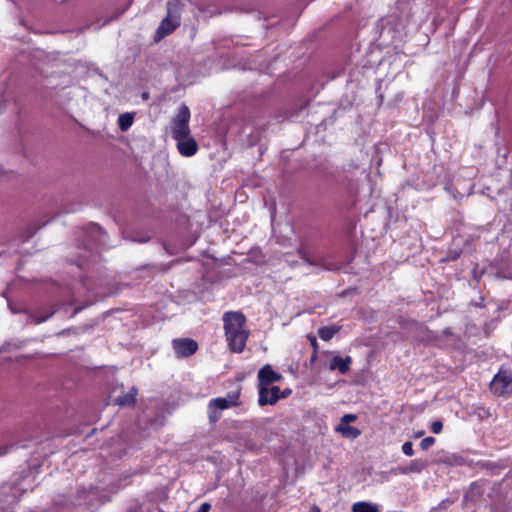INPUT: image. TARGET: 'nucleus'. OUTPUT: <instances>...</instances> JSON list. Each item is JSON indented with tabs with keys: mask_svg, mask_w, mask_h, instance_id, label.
Wrapping results in <instances>:
<instances>
[{
	"mask_svg": "<svg viewBox=\"0 0 512 512\" xmlns=\"http://www.w3.org/2000/svg\"><path fill=\"white\" fill-rule=\"evenodd\" d=\"M291 393H292V390L290 388H285L283 390H281L279 388V400L289 397Z\"/></svg>",
	"mask_w": 512,
	"mask_h": 512,
	"instance_id": "393cba45",
	"label": "nucleus"
},
{
	"mask_svg": "<svg viewBox=\"0 0 512 512\" xmlns=\"http://www.w3.org/2000/svg\"><path fill=\"white\" fill-rule=\"evenodd\" d=\"M335 431L340 433L344 438L352 440L358 438L361 435V431L358 428L350 426L349 424L338 425L335 428Z\"/></svg>",
	"mask_w": 512,
	"mask_h": 512,
	"instance_id": "f8f14e48",
	"label": "nucleus"
},
{
	"mask_svg": "<svg viewBox=\"0 0 512 512\" xmlns=\"http://www.w3.org/2000/svg\"><path fill=\"white\" fill-rule=\"evenodd\" d=\"M258 390L262 387H267L275 382L282 380V375L273 370L271 365H264L258 372Z\"/></svg>",
	"mask_w": 512,
	"mask_h": 512,
	"instance_id": "0eeeda50",
	"label": "nucleus"
},
{
	"mask_svg": "<svg viewBox=\"0 0 512 512\" xmlns=\"http://www.w3.org/2000/svg\"><path fill=\"white\" fill-rule=\"evenodd\" d=\"M491 390L497 396L510 394L512 391V376L507 371H499L491 382Z\"/></svg>",
	"mask_w": 512,
	"mask_h": 512,
	"instance_id": "39448f33",
	"label": "nucleus"
},
{
	"mask_svg": "<svg viewBox=\"0 0 512 512\" xmlns=\"http://www.w3.org/2000/svg\"><path fill=\"white\" fill-rule=\"evenodd\" d=\"M435 441L436 440H435L434 437H431V436L426 437V438L421 440L420 447H421L422 450H428L431 446L434 445Z\"/></svg>",
	"mask_w": 512,
	"mask_h": 512,
	"instance_id": "6ab92c4d",
	"label": "nucleus"
},
{
	"mask_svg": "<svg viewBox=\"0 0 512 512\" xmlns=\"http://www.w3.org/2000/svg\"><path fill=\"white\" fill-rule=\"evenodd\" d=\"M177 141V149L179 153L184 157H191L194 156L198 151V144L196 140L189 136L183 137L181 140Z\"/></svg>",
	"mask_w": 512,
	"mask_h": 512,
	"instance_id": "9d476101",
	"label": "nucleus"
},
{
	"mask_svg": "<svg viewBox=\"0 0 512 512\" xmlns=\"http://www.w3.org/2000/svg\"><path fill=\"white\" fill-rule=\"evenodd\" d=\"M357 419L355 414H345L341 417L339 425H348L350 422H354Z\"/></svg>",
	"mask_w": 512,
	"mask_h": 512,
	"instance_id": "aec40b11",
	"label": "nucleus"
},
{
	"mask_svg": "<svg viewBox=\"0 0 512 512\" xmlns=\"http://www.w3.org/2000/svg\"><path fill=\"white\" fill-rule=\"evenodd\" d=\"M6 453V449L0 452V455H4Z\"/></svg>",
	"mask_w": 512,
	"mask_h": 512,
	"instance_id": "7c9ffc66",
	"label": "nucleus"
},
{
	"mask_svg": "<svg viewBox=\"0 0 512 512\" xmlns=\"http://www.w3.org/2000/svg\"><path fill=\"white\" fill-rule=\"evenodd\" d=\"M55 313V310H50L47 314L41 315L38 312H33L30 317L33 320L34 323L40 324L42 322H45L48 320L53 314Z\"/></svg>",
	"mask_w": 512,
	"mask_h": 512,
	"instance_id": "f3484780",
	"label": "nucleus"
},
{
	"mask_svg": "<svg viewBox=\"0 0 512 512\" xmlns=\"http://www.w3.org/2000/svg\"><path fill=\"white\" fill-rule=\"evenodd\" d=\"M172 347L178 358H186L197 352L198 343L191 338H178L172 341Z\"/></svg>",
	"mask_w": 512,
	"mask_h": 512,
	"instance_id": "423d86ee",
	"label": "nucleus"
},
{
	"mask_svg": "<svg viewBox=\"0 0 512 512\" xmlns=\"http://www.w3.org/2000/svg\"><path fill=\"white\" fill-rule=\"evenodd\" d=\"M326 354L332 355L331 360L329 361L328 369L330 371H338L341 374H346L350 370V366L352 364V357L345 356L341 357L339 355H334L332 352L326 351Z\"/></svg>",
	"mask_w": 512,
	"mask_h": 512,
	"instance_id": "1a4fd4ad",
	"label": "nucleus"
},
{
	"mask_svg": "<svg viewBox=\"0 0 512 512\" xmlns=\"http://www.w3.org/2000/svg\"><path fill=\"white\" fill-rule=\"evenodd\" d=\"M402 452H403L406 456H412V455L414 454V450H413V444H412V442H410V441L405 442V443L402 445Z\"/></svg>",
	"mask_w": 512,
	"mask_h": 512,
	"instance_id": "412c9836",
	"label": "nucleus"
},
{
	"mask_svg": "<svg viewBox=\"0 0 512 512\" xmlns=\"http://www.w3.org/2000/svg\"><path fill=\"white\" fill-rule=\"evenodd\" d=\"M317 357H318V352L317 351H313L311 356H310V364L311 365H314V363L317 360Z\"/></svg>",
	"mask_w": 512,
	"mask_h": 512,
	"instance_id": "bb28decb",
	"label": "nucleus"
},
{
	"mask_svg": "<svg viewBox=\"0 0 512 512\" xmlns=\"http://www.w3.org/2000/svg\"><path fill=\"white\" fill-rule=\"evenodd\" d=\"M258 404L260 406L275 405L279 401V387L267 386L258 390Z\"/></svg>",
	"mask_w": 512,
	"mask_h": 512,
	"instance_id": "6e6552de",
	"label": "nucleus"
},
{
	"mask_svg": "<svg viewBox=\"0 0 512 512\" xmlns=\"http://www.w3.org/2000/svg\"><path fill=\"white\" fill-rule=\"evenodd\" d=\"M211 509V505L208 502H204L200 505L199 509L196 512H209Z\"/></svg>",
	"mask_w": 512,
	"mask_h": 512,
	"instance_id": "a878e982",
	"label": "nucleus"
},
{
	"mask_svg": "<svg viewBox=\"0 0 512 512\" xmlns=\"http://www.w3.org/2000/svg\"><path fill=\"white\" fill-rule=\"evenodd\" d=\"M311 345L313 347V351H317L318 352V343H317V340L315 338H313L311 340Z\"/></svg>",
	"mask_w": 512,
	"mask_h": 512,
	"instance_id": "cd10ccee",
	"label": "nucleus"
},
{
	"mask_svg": "<svg viewBox=\"0 0 512 512\" xmlns=\"http://www.w3.org/2000/svg\"><path fill=\"white\" fill-rule=\"evenodd\" d=\"M129 5H130V3L126 4L121 9H117V11L113 14V16H111L108 19V21H111V20H114V19H117L118 17H120L128 9Z\"/></svg>",
	"mask_w": 512,
	"mask_h": 512,
	"instance_id": "5701e85b",
	"label": "nucleus"
},
{
	"mask_svg": "<svg viewBox=\"0 0 512 512\" xmlns=\"http://www.w3.org/2000/svg\"><path fill=\"white\" fill-rule=\"evenodd\" d=\"M339 332V327L336 326H323L318 329V336L324 340H331L335 334Z\"/></svg>",
	"mask_w": 512,
	"mask_h": 512,
	"instance_id": "4468645a",
	"label": "nucleus"
},
{
	"mask_svg": "<svg viewBox=\"0 0 512 512\" xmlns=\"http://www.w3.org/2000/svg\"><path fill=\"white\" fill-rule=\"evenodd\" d=\"M430 429L434 434H439L443 429V423L440 420H436L432 422Z\"/></svg>",
	"mask_w": 512,
	"mask_h": 512,
	"instance_id": "4be33fe9",
	"label": "nucleus"
},
{
	"mask_svg": "<svg viewBox=\"0 0 512 512\" xmlns=\"http://www.w3.org/2000/svg\"><path fill=\"white\" fill-rule=\"evenodd\" d=\"M190 110L187 105L182 104L172 119V136L175 140H181L190 134Z\"/></svg>",
	"mask_w": 512,
	"mask_h": 512,
	"instance_id": "7ed1b4c3",
	"label": "nucleus"
},
{
	"mask_svg": "<svg viewBox=\"0 0 512 512\" xmlns=\"http://www.w3.org/2000/svg\"><path fill=\"white\" fill-rule=\"evenodd\" d=\"M183 8L184 3L181 0L168 1L166 16L161 21L154 35L155 42L172 34L180 26Z\"/></svg>",
	"mask_w": 512,
	"mask_h": 512,
	"instance_id": "f03ea898",
	"label": "nucleus"
},
{
	"mask_svg": "<svg viewBox=\"0 0 512 512\" xmlns=\"http://www.w3.org/2000/svg\"><path fill=\"white\" fill-rule=\"evenodd\" d=\"M221 415L217 413V409H209V420L213 423L220 419Z\"/></svg>",
	"mask_w": 512,
	"mask_h": 512,
	"instance_id": "b1692460",
	"label": "nucleus"
},
{
	"mask_svg": "<svg viewBox=\"0 0 512 512\" xmlns=\"http://www.w3.org/2000/svg\"><path fill=\"white\" fill-rule=\"evenodd\" d=\"M299 254L301 255V258L304 260V261H307V258L305 257V254H304V251L302 249L299 250Z\"/></svg>",
	"mask_w": 512,
	"mask_h": 512,
	"instance_id": "c756f323",
	"label": "nucleus"
},
{
	"mask_svg": "<svg viewBox=\"0 0 512 512\" xmlns=\"http://www.w3.org/2000/svg\"><path fill=\"white\" fill-rule=\"evenodd\" d=\"M137 389L132 387L128 392L119 395L115 402L119 406H134L136 403Z\"/></svg>",
	"mask_w": 512,
	"mask_h": 512,
	"instance_id": "9b49d317",
	"label": "nucleus"
},
{
	"mask_svg": "<svg viewBox=\"0 0 512 512\" xmlns=\"http://www.w3.org/2000/svg\"><path fill=\"white\" fill-rule=\"evenodd\" d=\"M352 512H380L377 504L359 501L352 505Z\"/></svg>",
	"mask_w": 512,
	"mask_h": 512,
	"instance_id": "ddd939ff",
	"label": "nucleus"
},
{
	"mask_svg": "<svg viewBox=\"0 0 512 512\" xmlns=\"http://www.w3.org/2000/svg\"><path fill=\"white\" fill-rule=\"evenodd\" d=\"M425 467V463L424 462H421L419 460H414L411 462L410 466L408 469L405 470L406 471H410V472H421L422 469Z\"/></svg>",
	"mask_w": 512,
	"mask_h": 512,
	"instance_id": "a211bd4d",
	"label": "nucleus"
},
{
	"mask_svg": "<svg viewBox=\"0 0 512 512\" xmlns=\"http://www.w3.org/2000/svg\"><path fill=\"white\" fill-rule=\"evenodd\" d=\"M133 124V115L129 113L121 114L118 117V126L121 131H127Z\"/></svg>",
	"mask_w": 512,
	"mask_h": 512,
	"instance_id": "dca6fc26",
	"label": "nucleus"
},
{
	"mask_svg": "<svg viewBox=\"0 0 512 512\" xmlns=\"http://www.w3.org/2000/svg\"><path fill=\"white\" fill-rule=\"evenodd\" d=\"M224 335L228 348L233 353H242L250 336L246 328L247 319L241 311H227L222 316Z\"/></svg>",
	"mask_w": 512,
	"mask_h": 512,
	"instance_id": "f257e3e1",
	"label": "nucleus"
},
{
	"mask_svg": "<svg viewBox=\"0 0 512 512\" xmlns=\"http://www.w3.org/2000/svg\"><path fill=\"white\" fill-rule=\"evenodd\" d=\"M310 512H321L320 508L318 506H313L310 510Z\"/></svg>",
	"mask_w": 512,
	"mask_h": 512,
	"instance_id": "c85d7f7f",
	"label": "nucleus"
},
{
	"mask_svg": "<svg viewBox=\"0 0 512 512\" xmlns=\"http://www.w3.org/2000/svg\"><path fill=\"white\" fill-rule=\"evenodd\" d=\"M241 387L236 391L229 392L225 398H213L208 403V409L225 410L241 405L240 401Z\"/></svg>",
	"mask_w": 512,
	"mask_h": 512,
	"instance_id": "20e7f679",
	"label": "nucleus"
},
{
	"mask_svg": "<svg viewBox=\"0 0 512 512\" xmlns=\"http://www.w3.org/2000/svg\"><path fill=\"white\" fill-rule=\"evenodd\" d=\"M478 466L481 469L491 471L493 475L498 474L499 471L504 468L503 465L493 461H480L478 462Z\"/></svg>",
	"mask_w": 512,
	"mask_h": 512,
	"instance_id": "2eb2a0df",
	"label": "nucleus"
}]
</instances>
